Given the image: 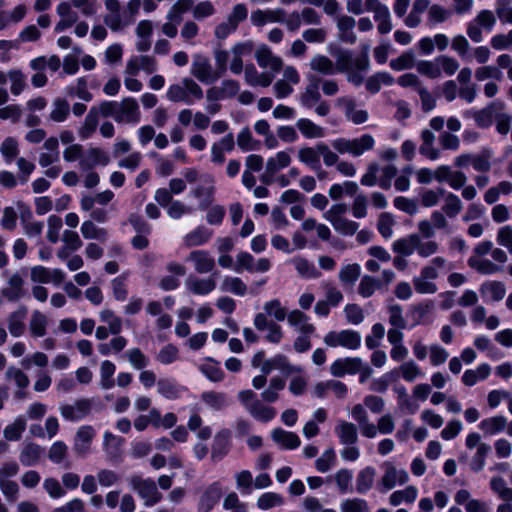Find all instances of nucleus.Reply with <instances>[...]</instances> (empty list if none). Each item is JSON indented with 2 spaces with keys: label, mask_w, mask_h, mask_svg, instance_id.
<instances>
[{
  "label": "nucleus",
  "mask_w": 512,
  "mask_h": 512,
  "mask_svg": "<svg viewBox=\"0 0 512 512\" xmlns=\"http://www.w3.org/2000/svg\"><path fill=\"white\" fill-rule=\"evenodd\" d=\"M493 151L489 148L483 149L481 153L473 154L472 167L476 172L487 173L491 170V159Z\"/></svg>",
  "instance_id": "6e6d98bb"
},
{
  "label": "nucleus",
  "mask_w": 512,
  "mask_h": 512,
  "mask_svg": "<svg viewBox=\"0 0 512 512\" xmlns=\"http://www.w3.org/2000/svg\"><path fill=\"white\" fill-rule=\"evenodd\" d=\"M356 20L348 15H342L337 20L339 39L348 44H354L357 41V35L354 32Z\"/></svg>",
  "instance_id": "c85d7f7f"
},
{
  "label": "nucleus",
  "mask_w": 512,
  "mask_h": 512,
  "mask_svg": "<svg viewBox=\"0 0 512 512\" xmlns=\"http://www.w3.org/2000/svg\"><path fill=\"white\" fill-rule=\"evenodd\" d=\"M494 104H490L480 110H470L465 113V116L474 119L476 125L480 128H488L493 123Z\"/></svg>",
  "instance_id": "de8ad7c7"
},
{
  "label": "nucleus",
  "mask_w": 512,
  "mask_h": 512,
  "mask_svg": "<svg viewBox=\"0 0 512 512\" xmlns=\"http://www.w3.org/2000/svg\"><path fill=\"white\" fill-rule=\"evenodd\" d=\"M186 260L193 263L194 270L199 274L210 273L215 268L214 258L205 250L191 251Z\"/></svg>",
  "instance_id": "412c9836"
},
{
  "label": "nucleus",
  "mask_w": 512,
  "mask_h": 512,
  "mask_svg": "<svg viewBox=\"0 0 512 512\" xmlns=\"http://www.w3.org/2000/svg\"><path fill=\"white\" fill-rule=\"evenodd\" d=\"M212 236V231L204 226H198L183 237L185 247H196L205 244Z\"/></svg>",
  "instance_id": "79ce46f5"
},
{
  "label": "nucleus",
  "mask_w": 512,
  "mask_h": 512,
  "mask_svg": "<svg viewBox=\"0 0 512 512\" xmlns=\"http://www.w3.org/2000/svg\"><path fill=\"white\" fill-rule=\"evenodd\" d=\"M56 12L60 17V20L56 23L54 31L61 33L66 29L72 27L78 21V14L71 8V4L68 1L60 2L57 5Z\"/></svg>",
  "instance_id": "6ab92c4d"
},
{
  "label": "nucleus",
  "mask_w": 512,
  "mask_h": 512,
  "mask_svg": "<svg viewBox=\"0 0 512 512\" xmlns=\"http://www.w3.org/2000/svg\"><path fill=\"white\" fill-rule=\"evenodd\" d=\"M309 65L313 71L323 75H334L336 73L333 61L325 55H314Z\"/></svg>",
  "instance_id": "864d4df0"
},
{
  "label": "nucleus",
  "mask_w": 512,
  "mask_h": 512,
  "mask_svg": "<svg viewBox=\"0 0 512 512\" xmlns=\"http://www.w3.org/2000/svg\"><path fill=\"white\" fill-rule=\"evenodd\" d=\"M254 50V43L251 40L235 43L230 49L229 70L238 75L243 71L242 58L250 55Z\"/></svg>",
  "instance_id": "4468645a"
},
{
  "label": "nucleus",
  "mask_w": 512,
  "mask_h": 512,
  "mask_svg": "<svg viewBox=\"0 0 512 512\" xmlns=\"http://www.w3.org/2000/svg\"><path fill=\"white\" fill-rule=\"evenodd\" d=\"M296 129L306 139H320L326 135V129L308 118H300L296 121Z\"/></svg>",
  "instance_id": "7c9ffc66"
},
{
  "label": "nucleus",
  "mask_w": 512,
  "mask_h": 512,
  "mask_svg": "<svg viewBox=\"0 0 512 512\" xmlns=\"http://www.w3.org/2000/svg\"><path fill=\"white\" fill-rule=\"evenodd\" d=\"M27 422L24 416H17L12 423L8 424L3 430V437L7 441H18L26 430Z\"/></svg>",
  "instance_id": "09e8293b"
},
{
  "label": "nucleus",
  "mask_w": 512,
  "mask_h": 512,
  "mask_svg": "<svg viewBox=\"0 0 512 512\" xmlns=\"http://www.w3.org/2000/svg\"><path fill=\"white\" fill-rule=\"evenodd\" d=\"M185 286L195 295H207L216 288V281L212 277L198 278L189 276L185 281Z\"/></svg>",
  "instance_id": "bb28decb"
},
{
  "label": "nucleus",
  "mask_w": 512,
  "mask_h": 512,
  "mask_svg": "<svg viewBox=\"0 0 512 512\" xmlns=\"http://www.w3.org/2000/svg\"><path fill=\"white\" fill-rule=\"evenodd\" d=\"M491 373L490 365L483 363L477 366L476 369H468L462 376V382L465 386L472 387L478 381L485 380Z\"/></svg>",
  "instance_id": "a18cd8bd"
},
{
  "label": "nucleus",
  "mask_w": 512,
  "mask_h": 512,
  "mask_svg": "<svg viewBox=\"0 0 512 512\" xmlns=\"http://www.w3.org/2000/svg\"><path fill=\"white\" fill-rule=\"evenodd\" d=\"M248 17V9L245 4L234 5L226 18L214 28V36L217 40H225L235 33L240 25Z\"/></svg>",
  "instance_id": "20e7f679"
},
{
  "label": "nucleus",
  "mask_w": 512,
  "mask_h": 512,
  "mask_svg": "<svg viewBox=\"0 0 512 512\" xmlns=\"http://www.w3.org/2000/svg\"><path fill=\"white\" fill-rule=\"evenodd\" d=\"M202 402L214 411H221L230 404L226 393L216 391H206L201 394Z\"/></svg>",
  "instance_id": "e433bc0d"
},
{
  "label": "nucleus",
  "mask_w": 512,
  "mask_h": 512,
  "mask_svg": "<svg viewBox=\"0 0 512 512\" xmlns=\"http://www.w3.org/2000/svg\"><path fill=\"white\" fill-rule=\"evenodd\" d=\"M185 390L184 387L171 378H160L157 381V392L169 400L180 398Z\"/></svg>",
  "instance_id": "c756f323"
},
{
  "label": "nucleus",
  "mask_w": 512,
  "mask_h": 512,
  "mask_svg": "<svg viewBox=\"0 0 512 512\" xmlns=\"http://www.w3.org/2000/svg\"><path fill=\"white\" fill-rule=\"evenodd\" d=\"M415 54L412 50L402 53L390 61V67L395 71L409 70L416 67Z\"/></svg>",
  "instance_id": "338daca9"
},
{
  "label": "nucleus",
  "mask_w": 512,
  "mask_h": 512,
  "mask_svg": "<svg viewBox=\"0 0 512 512\" xmlns=\"http://www.w3.org/2000/svg\"><path fill=\"white\" fill-rule=\"evenodd\" d=\"M254 327L258 331L267 330L265 340L272 344H278L283 338V331L279 324L275 321L270 320L266 314L257 313L253 319Z\"/></svg>",
  "instance_id": "9b49d317"
},
{
  "label": "nucleus",
  "mask_w": 512,
  "mask_h": 512,
  "mask_svg": "<svg viewBox=\"0 0 512 512\" xmlns=\"http://www.w3.org/2000/svg\"><path fill=\"white\" fill-rule=\"evenodd\" d=\"M340 512H371L368 502L363 498H347L339 505Z\"/></svg>",
  "instance_id": "774afa93"
},
{
  "label": "nucleus",
  "mask_w": 512,
  "mask_h": 512,
  "mask_svg": "<svg viewBox=\"0 0 512 512\" xmlns=\"http://www.w3.org/2000/svg\"><path fill=\"white\" fill-rule=\"evenodd\" d=\"M347 212V205L344 203H337L332 205L326 212L323 213V218L331 223L334 230L343 236H353L359 224L355 221L349 220L345 217Z\"/></svg>",
  "instance_id": "7ed1b4c3"
},
{
  "label": "nucleus",
  "mask_w": 512,
  "mask_h": 512,
  "mask_svg": "<svg viewBox=\"0 0 512 512\" xmlns=\"http://www.w3.org/2000/svg\"><path fill=\"white\" fill-rule=\"evenodd\" d=\"M287 321L290 326L296 327L300 333L313 334L316 330L315 326L308 322V316L298 309L288 313Z\"/></svg>",
  "instance_id": "4c0bfd02"
},
{
  "label": "nucleus",
  "mask_w": 512,
  "mask_h": 512,
  "mask_svg": "<svg viewBox=\"0 0 512 512\" xmlns=\"http://www.w3.org/2000/svg\"><path fill=\"white\" fill-rule=\"evenodd\" d=\"M292 263L297 270L298 274L307 279H317L320 277V271L315 265L303 257H295Z\"/></svg>",
  "instance_id": "3c124183"
},
{
  "label": "nucleus",
  "mask_w": 512,
  "mask_h": 512,
  "mask_svg": "<svg viewBox=\"0 0 512 512\" xmlns=\"http://www.w3.org/2000/svg\"><path fill=\"white\" fill-rule=\"evenodd\" d=\"M128 483L130 488L139 495L147 507L154 506L162 499V494L159 492L155 481L151 478L134 475L128 479Z\"/></svg>",
  "instance_id": "39448f33"
},
{
  "label": "nucleus",
  "mask_w": 512,
  "mask_h": 512,
  "mask_svg": "<svg viewBox=\"0 0 512 512\" xmlns=\"http://www.w3.org/2000/svg\"><path fill=\"white\" fill-rule=\"evenodd\" d=\"M334 431L343 446L355 445L358 442L357 426L352 422L340 420Z\"/></svg>",
  "instance_id": "a878e982"
},
{
  "label": "nucleus",
  "mask_w": 512,
  "mask_h": 512,
  "mask_svg": "<svg viewBox=\"0 0 512 512\" xmlns=\"http://www.w3.org/2000/svg\"><path fill=\"white\" fill-rule=\"evenodd\" d=\"M439 193L444 197V205L442 211L450 218L456 217L463 209L461 199L452 192H447L443 188H439Z\"/></svg>",
  "instance_id": "c9c22d12"
},
{
  "label": "nucleus",
  "mask_w": 512,
  "mask_h": 512,
  "mask_svg": "<svg viewBox=\"0 0 512 512\" xmlns=\"http://www.w3.org/2000/svg\"><path fill=\"white\" fill-rule=\"evenodd\" d=\"M44 454V448L36 443L26 444L20 452L19 460L23 466L36 465Z\"/></svg>",
  "instance_id": "72a5a7b5"
},
{
  "label": "nucleus",
  "mask_w": 512,
  "mask_h": 512,
  "mask_svg": "<svg viewBox=\"0 0 512 512\" xmlns=\"http://www.w3.org/2000/svg\"><path fill=\"white\" fill-rule=\"evenodd\" d=\"M361 358L346 357L336 359L330 366V373L334 377H343L345 374H356L361 369Z\"/></svg>",
  "instance_id": "aec40b11"
},
{
  "label": "nucleus",
  "mask_w": 512,
  "mask_h": 512,
  "mask_svg": "<svg viewBox=\"0 0 512 512\" xmlns=\"http://www.w3.org/2000/svg\"><path fill=\"white\" fill-rule=\"evenodd\" d=\"M298 159L313 170H318L321 167L320 154L316 146L300 148L298 150Z\"/></svg>",
  "instance_id": "603ef678"
},
{
  "label": "nucleus",
  "mask_w": 512,
  "mask_h": 512,
  "mask_svg": "<svg viewBox=\"0 0 512 512\" xmlns=\"http://www.w3.org/2000/svg\"><path fill=\"white\" fill-rule=\"evenodd\" d=\"M335 72L345 73L355 68L358 71H368L370 69L369 55L362 53L359 57L353 58L349 50H338L335 53Z\"/></svg>",
  "instance_id": "6e6552de"
},
{
  "label": "nucleus",
  "mask_w": 512,
  "mask_h": 512,
  "mask_svg": "<svg viewBox=\"0 0 512 512\" xmlns=\"http://www.w3.org/2000/svg\"><path fill=\"white\" fill-rule=\"evenodd\" d=\"M221 290L233 293L237 296H244L248 289L246 284L239 277L226 276L222 281Z\"/></svg>",
  "instance_id": "69168bd1"
},
{
  "label": "nucleus",
  "mask_w": 512,
  "mask_h": 512,
  "mask_svg": "<svg viewBox=\"0 0 512 512\" xmlns=\"http://www.w3.org/2000/svg\"><path fill=\"white\" fill-rule=\"evenodd\" d=\"M309 81V84L299 95L300 105L305 109H312L321 99V94L319 92L320 79L310 77Z\"/></svg>",
  "instance_id": "393cba45"
},
{
  "label": "nucleus",
  "mask_w": 512,
  "mask_h": 512,
  "mask_svg": "<svg viewBox=\"0 0 512 512\" xmlns=\"http://www.w3.org/2000/svg\"><path fill=\"white\" fill-rule=\"evenodd\" d=\"M381 288V280L370 275H364L359 283L358 293L364 298H369L375 293V291L380 290Z\"/></svg>",
  "instance_id": "bf43d9fd"
},
{
  "label": "nucleus",
  "mask_w": 512,
  "mask_h": 512,
  "mask_svg": "<svg viewBox=\"0 0 512 512\" xmlns=\"http://www.w3.org/2000/svg\"><path fill=\"white\" fill-rule=\"evenodd\" d=\"M323 342L331 348L343 347L349 350H356L361 345V335L357 331L350 329L330 331L324 336Z\"/></svg>",
  "instance_id": "0eeeda50"
},
{
  "label": "nucleus",
  "mask_w": 512,
  "mask_h": 512,
  "mask_svg": "<svg viewBox=\"0 0 512 512\" xmlns=\"http://www.w3.org/2000/svg\"><path fill=\"white\" fill-rule=\"evenodd\" d=\"M468 264L471 268L484 275L495 274L501 270L500 266L485 258L470 257Z\"/></svg>",
  "instance_id": "4d7b16f0"
},
{
  "label": "nucleus",
  "mask_w": 512,
  "mask_h": 512,
  "mask_svg": "<svg viewBox=\"0 0 512 512\" xmlns=\"http://www.w3.org/2000/svg\"><path fill=\"white\" fill-rule=\"evenodd\" d=\"M417 495V488L415 486H408L404 490L393 492L389 497V502L393 506H398L402 502L413 503L416 500Z\"/></svg>",
  "instance_id": "e2e57ef3"
},
{
  "label": "nucleus",
  "mask_w": 512,
  "mask_h": 512,
  "mask_svg": "<svg viewBox=\"0 0 512 512\" xmlns=\"http://www.w3.org/2000/svg\"><path fill=\"white\" fill-rule=\"evenodd\" d=\"M199 370L212 382H220L224 378V372L219 363L211 358L199 365Z\"/></svg>",
  "instance_id": "680f3d73"
},
{
  "label": "nucleus",
  "mask_w": 512,
  "mask_h": 512,
  "mask_svg": "<svg viewBox=\"0 0 512 512\" xmlns=\"http://www.w3.org/2000/svg\"><path fill=\"white\" fill-rule=\"evenodd\" d=\"M255 59L261 68H268L272 73H278L283 67L282 59L273 54L266 44L258 46L255 52Z\"/></svg>",
  "instance_id": "dca6fc26"
},
{
  "label": "nucleus",
  "mask_w": 512,
  "mask_h": 512,
  "mask_svg": "<svg viewBox=\"0 0 512 512\" xmlns=\"http://www.w3.org/2000/svg\"><path fill=\"white\" fill-rule=\"evenodd\" d=\"M116 122L123 124H137L141 120L138 102L132 97H126L120 102L116 101Z\"/></svg>",
  "instance_id": "1a4fd4ad"
},
{
  "label": "nucleus",
  "mask_w": 512,
  "mask_h": 512,
  "mask_svg": "<svg viewBox=\"0 0 512 512\" xmlns=\"http://www.w3.org/2000/svg\"><path fill=\"white\" fill-rule=\"evenodd\" d=\"M116 371V366L113 362L105 360L100 365V386L102 389H111L115 385L113 375Z\"/></svg>",
  "instance_id": "0e129e2a"
},
{
  "label": "nucleus",
  "mask_w": 512,
  "mask_h": 512,
  "mask_svg": "<svg viewBox=\"0 0 512 512\" xmlns=\"http://www.w3.org/2000/svg\"><path fill=\"white\" fill-rule=\"evenodd\" d=\"M2 277L6 279V287L0 290L3 299L8 302H19L26 297L25 279L18 271L10 272L5 270Z\"/></svg>",
  "instance_id": "423d86ee"
},
{
  "label": "nucleus",
  "mask_w": 512,
  "mask_h": 512,
  "mask_svg": "<svg viewBox=\"0 0 512 512\" xmlns=\"http://www.w3.org/2000/svg\"><path fill=\"white\" fill-rule=\"evenodd\" d=\"M271 438L283 449H296L301 444V440L296 433L286 431L282 428L273 429L271 431Z\"/></svg>",
  "instance_id": "cd10ccee"
},
{
  "label": "nucleus",
  "mask_w": 512,
  "mask_h": 512,
  "mask_svg": "<svg viewBox=\"0 0 512 512\" xmlns=\"http://www.w3.org/2000/svg\"><path fill=\"white\" fill-rule=\"evenodd\" d=\"M286 11L282 8L255 10L251 13L250 20L254 26L261 27L267 23H280L284 21Z\"/></svg>",
  "instance_id": "a211bd4d"
},
{
  "label": "nucleus",
  "mask_w": 512,
  "mask_h": 512,
  "mask_svg": "<svg viewBox=\"0 0 512 512\" xmlns=\"http://www.w3.org/2000/svg\"><path fill=\"white\" fill-rule=\"evenodd\" d=\"M110 162L108 154L97 147L89 148L79 161L82 170H92L95 166H106Z\"/></svg>",
  "instance_id": "5701e85b"
},
{
  "label": "nucleus",
  "mask_w": 512,
  "mask_h": 512,
  "mask_svg": "<svg viewBox=\"0 0 512 512\" xmlns=\"http://www.w3.org/2000/svg\"><path fill=\"white\" fill-rule=\"evenodd\" d=\"M230 436L231 432L228 429H222L215 435L210 456L212 462H219L228 454Z\"/></svg>",
  "instance_id": "4be33fe9"
},
{
  "label": "nucleus",
  "mask_w": 512,
  "mask_h": 512,
  "mask_svg": "<svg viewBox=\"0 0 512 512\" xmlns=\"http://www.w3.org/2000/svg\"><path fill=\"white\" fill-rule=\"evenodd\" d=\"M435 139V134L431 130L424 129L421 132L422 144L419 152L430 160H437L440 157V150L434 147Z\"/></svg>",
  "instance_id": "ea45409f"
},
{
  "label": "nucleus",
  "mask_w": 512,
  "mask_h": 512,
  "mask_svg": "<svg viewBox=\"0 0 512 512\" xmlns=\"http://www.w3.org/2000/svg\"><path fill=\"white\" fill-rule=\"evenodd\" d=\"M81 235L86 240H97L100 242H106L109 233L106 228L99 227L92 220H85L80 227Z\"/></svg>",
  "instance_id": "f704fd0d"
},
{
  "label": "nucleus",
  "mask_w": 512,
  "mask_h": 512,
  "mask_svg": "<svg viewBox=\"0 0 512 512\" xmlns=\"http://www.w3.org/2000/svg\"><path fill=\"white\" fill-rule=\"evenodd\" d=\"M49 325L48 317L40 310H33L29 320V332L31 337H44Z\"/></svg>",
  "instance_id": "2f4dec72"
},
{
  "label": "nucleus",
  "mask_w": 512,
  "mask_h": 512,
  "mask_svg": "<svg viewBox=\"0 0 512 512\" xmlns=\"http://www.w3.org/2000/svg\"><path fill=\"white\" fill-rule=\"evenodd\" d=\"M190 72L197 80L205 84H211L219 77V75L213 74L209 58L202 54L193 56Z\"/></svg>",
  "instance_id": "f8f14e48"
},
{
  "label": "nucleus",
  "mask_w": 512,
  "mask_h": 512,
  "mask_svg": "<svg viewBox=\"0 0 512 512\" xmlns=\"http://www.w3.org/2000/svg\"><path fill=\"white\" fill-rule=\"evenodd\" d=\"M376 470L372 466H367L360 470L356 478V491L359 494H366L374 485Z\"/></svg>",
  "instance_id": "49530a36"
},
{
  "label": "nucleus",
  "mask_w": 512,
  "mask_h": 512,
  "mask_svg": "<svg viewBox=\"0 0 512 512\" xmlns=\"http://www.w3.org/2000/svg\"><path fill=\"white\" fill-rule=\"evenodd\" d=\"M336 106L342 109L346 119L355 125L363 124L369 118L366 110L356 108V100L353 97L343 96L338 98Z\"/></svg>",
  "instance_id": "ddd939ff"
},
{
  "label": "nucleus",
  "mask_w": 512,
  "mask_h": 512,
  "mask_svg": "<svg viewBox=\"0 0 512 512\" xmlns=\"http://www.w3.org/2000/svg\"><path fill=\"white\" fill-rule=\"evenodd\" d=\"M367 12L374 14V20L379 23L391 18L390 10L387 5L379 0H365Z\"/></svg>",
  "instance_id": "052dcab7"
},
{
  "label": "nucleus",
  "mask_w": 512,
  "mask_h": 512,
  "mask_svg": "<svg viewBox=\"0 0 512 512\" xmlns=\"http://www.w3.org/2000/svg\"><path fill=\"white\" fill-rule=\"evenodd\" d=\"M104 450L112 461H119L121 458L120 446L123 439L113 435L111 432L104 433Z\"/></svg>",
  "instance_id": "8fccbe9b"
},
{
  "label": "nucleus",
  "mask_w": 512,
  "mask_h": 512,
  "mask_svg": "<svg viewBox=\"0 0 512 512\" xmlns=\"http://www.w3.org/2000/svg\"><path fill=\"white\" fill-rule=\"evenodd\" d=\"M26 314L27 308L25 306H20L8 316V330L12 336L20 337L24 333V319Z\"/></svg>",
  "instance_id": "58836bf2"
},
{
  "label": "nucleus",
  "mask_w": 512,
  "mask_h": 512,
  "mask_svg": "<svg viewBox=\"0 0 512 512\" xmlns=\"http://www.w3.org/2000/svg\"><path fill=\"white\" fill-rule=\"evenodd\" d=\"M96 436L95 429L90 425L80 426L73 439V451L79 458L86 457L91 452V445Z\"/></svg>",
  "instance_id": "9d476101"
},
{
  "label": "nucleus",
  "mask_w": 512,
  "mask_h": 512,
  "mask_svg": "<svg viewBox=\"0 0 512 512\" xmlns=\"http://www.w3.org/2000/svg\"><path fill=\"white\" fill-rule=\"evenodd\" d=\"M91 407V400L82 398L75 401L73 404L60 405L59 411L64 419L68 421H79L90 413Z\"/></svg>",
  "instance_id": "2eb2a0df"
},
{
  "label": "nucleus",
  "mask_w": 512,
  "mask_h": 512,
  "mask_svg": "<svg viewBox=\"0 0 512 512\" xmlns=\"http://www.w3.org/2000/svg\"><path fill=\"white\" fill-rule=\"evenodd\" d=\"M490 488L502 501L512 502V488L507 485L502 477H492L490 480Z\"/></svg>",
  "instance_id": "13d9d810"
},
{
  "label": "nucleus",
  "mask_w": 512,
  "mask_h": 512,
  "mask_svg": "<svg viewBox=\"0 0 512 512\" xmlns=\"http://www.w3.org/2000/svg\"><path fill=\"white\" fill-rule=\"evenodd\" d=\"M331 146L339 154H349L357 158L373 150L375 139L371 134H363L357 138L339 137L331 141Z\"/></svg>",
  "instance_id": "f257e3e1"
},
{
  "label": "nucleus",
  "mask_w": 512,
  "mask_h": 512,
  "mask_svg": "<svg viewBox=\"0 0 512 512\" xmlns=\"http://www.w3.org/2000/svg\"><path fill=\"white\" fill-rule=\"evenodd\" d=\"M99 124L98 111L96 106L90 108L82 125L78 128V135L81 139H89L96 131Z\"/></svg>",
  "instance_id": "c03bdc74"
},
{
  "label": "nucleus",
  "mask_w": 512,
  "mask_h": 512,
  "mask_svg": "<svg viewBox=\"0 0 512 512\" xmlns=\"http://www.w3.org/2000/svg\"><path fill=\"white\" fill-rule=\"evenodd\" d=\"M419 244V234L413 233L406 237L399 238L393 242L392 249L401 256H411L417 251Z\"/></svg>",
  "instance_id": "473e14b6"
},
{
  "label": "nucleus",
  "mask_w": 512,
  "mask_h": 512,
  "mask_svg": "<svg viewBox=\"0 0 512 512\" xmlns=\"http://www.w3.org/2000/svg\"><path fill=\"white\" fill-rule=\"evenodd\" d=\"M508 421L503 415H496L483 419L479 423V428L484 432L485 435H495L502 432L507 428Z\"/></svg>",
  "instance_id": "37998d69"
},
{
  "label": "nucleus",
  "mask_w": 512,
  "mask_h": 512,
  "mask_svg": "<svg viewBox=\"0 0 512 512\" xmlns=\"http://www.w3.org/2000/svg\"><path fill=\"white\" fill-rule=\"evenodd\" d=\"M483 296H488L492 301H500L506 294L505 285L498 281H487L480 287Z\"/></svg>",
  "instance_id": "5fc2aeb1"
},
{
  "label": "nucleus",
  "mask_w": 512,
  "mask_h": 512,
  "mask_svg": "<svg viewBox=\"0 0 512 512\" xmlns=\"http://www.w3.org/2000/svg\"><path fill=\"white\" fill-rule=\"evenodd\" d=\"M70 111L69 102L64 98L57 97L51 103V111L48 119L55 123H62L66 121L70 115Z\"/></svg>",
  "instance_id": "a19ab883"
},
{
  "label": "nucleus",
  "mask_w": 512,
  "mask_h": 512,
  "mask_svg": "<svg viewBox=\"0 0 512 512\" xmlns=\"http://www.w3.org/2000/svg\"><path fill=\"white\" fill-rule=\"evenodd\" d=\"M237 397L245 410L257 421L269 422L277 414L274 407L264 404L252 390H242L238 392Z\"/></svg>",
  "instance_id": "f03ea898"
},
{
  "label": "nucleus",
  "mask_w": 512,
  "mask_h": 512,
  "mask_svg": "<svg viewBox=\"0 0 512 512\" xmlns=\"http://www.w3.org/2000/svg\"><path fill=\"white\" fill-rule=\"evenodd\" d=\"M222 496V488L219 482H213L203 492L199 499L198 511L209 512L218 503Z\"/></svg>",
  "instance_id": "b1692460"
},
{
  "label": "nucleus",
  "mask_w": 512,
  "mask_h": 512,
  "mask_svg": "<svg viewBox=\"0 0 512 512\" xmlns=\"http://www.w3.org/2000/svg\"><path fill=\"white\" fill-rule=\"evenodd\" d=\"M384 467L385 472L381 478V485L383 486L384 491L393 489L396 484L403 485L408 481L409 476L405 470H398L392 463L389 462H385Z\"/></svg>",
  "instance_id": "f3484780"
}]
</instances>
